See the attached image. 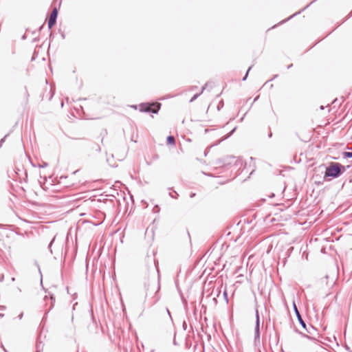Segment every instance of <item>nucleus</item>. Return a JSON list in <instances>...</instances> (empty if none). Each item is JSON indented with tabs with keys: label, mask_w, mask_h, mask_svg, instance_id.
<instances>
[{
	"label": "nucleus",
	"mask_w": 352,
	"mask_h": 352,
	"mask_svg": "<svg viewBox=\"0 0 352 352\" xmlns=\"http://www.w3.org/2000/svg\"><path fill=\"white\" fill-rule=\"evenodd\" d=\"M346 170L345 166L338 162H332L327 168L324 177L337 178Z\"/></svg>",
	"instance_id": "1"
},
{
	"label": "nucleus",
	"mask_w": 352,
	"mask_h": 352,
	"mask_svg": "<svg viewBox=\"0 0 352 352\" xmlns=\"http://www.w3.org/2000/svg\"><path fill=\"white\" fill-rule=\"evenodd\" d=\"M160 103L156 102V103H143L140 105V111L142 112H152L153 113H157L160 108Z\"/></svg>",
	"instance_id": "2"
},
{
	"label": "nucleus",
	"mask_w": 352,
	"mask_h": 352,
	"mask_svg": "<svg viewBox=\"0 0 352 352\" xmlns=\"http://www.w3.org/2000/svg\"><path fill=\"white\" fill-rule=\"evenodd\" d=\"M254 342H260V319L258 311L256 310V324L254 329Z\"/></svg>",
	"instance_id": "3"
},
{
	"label": "nucleus",
	"mask_w": 352,
	"mask_h": 352,
	"mask_svg": "<svg viewBox=\"0 0 352 352\" xmlns=\"http://www.w3.org/2000/svg\"><path fill=\"white\" fill-rule=\"evenodd\" d=\"M58 16V11L56 8H54L52 12H51V14L50 16V18L48 19L47 25L48 28L51 29L56 22V19Z\"/></svg>",
	"instance_id": "4"
},
{
	"label": "nucleus",
	"mask_w": 352,
	"mask_h": 352,
	"mask_svg": "<svg viewBox=\"0 0 352 352\" xmlns=\"http://www.w3.org/2000/svg\"><path fill=\"white\" fill-rule=\"evenodd\" d=\"M293 307H294V310L295 311V314L296 315V317L298 318L299 323L301 324V326L303 329H305L307 332H309V331L307 329V325H306L305 321L302 320V316H301V315L297 308V306L296 305L294 302L293 303Z\"/></svg>",
	"instance_id": "5"
},
{
	"label": "nucleus",
	"mask_w": 352,
	"mask_h": 352,
	"mask_svg": "<svg viewBox=\"0 0 352 352\" xmlns=\"http://www.w3.org/2000/svg\"><path fill=\"white\" fill-rule=\"evenodd\" d=\"M239 160V159L236 160L235 157L234 156H227L223 159L222 164L223 166H228L231 165L233 162L236 164Z\"/></svg>",
	"instance_id": "6"
},
{
	"label": "nucleus",
	"mask_w": 352,
	"mask_h": 352,
	"mask_svg": "<svg viewBox=\"0 0 352 352\" xmlns=\"http://www.w3.org/2000/svg\"><path fill=\"white\" fill-rule=\"evenodd\" d=\"M208 84L206 83L201 89V91L200 93L199 94H195L193 96V97L190 100V102H193L195 100H196L202 93L203 91H204V89L206 88Z\"/></svg>",
	"instance_id": "7"
},
{
	"label": "nucleus",
	"mask_w": 352,
	"mask_h": 352,
	"mask_svg": "<svg viewBox=\"0 0 352 352\" xmlns=\"http://www.w3.org/2000/svg\"><path fill=\"white\" fill-rule=\"evenodd\" d=\"M49 298H50V300L51 301L50 305V307H49V311H50L54 307V302H55V297L52 294H50V297Z\"/></svg>",
	"instance_id": "8"
},
{
	"label": "nucleus",
	"mask_w": 352,
	"mask_h": 352,
	"mask_svg": "<svg viewBox=\"0 0 352 352\" xmlns=\"http://www.w3.org/2000/svg\"><path fill=\"white\" fill-rule=\"evenodd\" d=\"M167 143L169 144H175V139L173 136L169 135L167 138Z\"/></svg>",
	"instance_id": "9"
},
{
	"label": "nucleus",
	"mask_w": 352,
	"mask_h": 352,
	"mask_svg": "<svg viewBox=\"0 0 352 352\" xmlns=\"http://www.w3.org/2000/svg\"><path fill=\"white\" fill-rule=\"evenodd\" d=\"M235 130H236V128H234L226 137H224V138H223L222 140H219L217 142V143L216 144V145L219 144L222 140L228 138L230 135H232V134L234 132Z\"/></svg>",
	"instance_id": "10"
},
{
	"label": "nucleus",
	"mask_w": 352,
	"mask_h": 352,
	"mask_svg": "<svg viewBox=\"0 0 352 352\" xmlns=\"http://www.w3.org/2000/svg\"><path fill=\"white\" fill-rule=\"evenodd\" d=\"M344 158H351L352 157V151H344L342 153Z\"/></svg>",
	"instance_id": "11"
},
{
	"label": "nucleus",
	"mask_w": 352,
	"mask_h": 352,
	"mask_svg": "<svg viewBox=\"0 0 352 352\" xmlns=\"http://www.w3.org/2000/svg\"><path fill=\"white\" fill-rule=\"evenodd\" d=\"M55 238H56V236H54V238H53V239H52V240L50 241V244H49V245H48V249H49V250H50V253H51V254H52V253H53L52 250V245L53 243H54V241H55Z\"/></svg>",
	"instance_id": "12"
},
{
	"label": "nucleus",
	"mask_w": 352,
	"mask_h": 352,
	"mask_svg": "<svg viewBox=\"0 0 352 352\" xmlns=\"http://www.w3.org/2000/svg\"><path fill=\"white\" fill-rule=\"evenodd\" d=\"M300 11H299V12H296L295 14H294L293 15H292L291 16H289L288 19H285V20H284V21H281V22H280V23H283L284 22H285V21H287L289 20V19H292L293 16H296V15H297V14H300Z\"/></svg>",
	"instance_id": "13"
},
{
	"label": "nucleus",
	"mask_w": 352,
	"mask_h": 352,
	"mask_svg": "<svg viewBox=\"0 0 352 352\" xmlns=\"http://www.w3.org/2000/svg\"><path fill=\"white\" fill-rule=\"evenodd\" d=\"M157 293V291L156 292L155 295L154 296L155 299H154V300L153 302V304L156 303L159 300V299H160V296H158V294Z\"/></svg>",
	"instance_id": "14"
},
{
	"label": "nucleus",
	"mask_w": 352,
	"mask_h": 352,
	"mask_svg": "<svg viewBox=\"0 0 352 352\" xmlns=\"http://www.w3.org/2000/svg\"><path fill=\"white\" fill-rule=\"evenodd\" d=\"M252 66H250V67L248 68V71H247V72H246L245 75V76H243V81L246 80V78H247V77H248V73H249V72L250 71V69H252Z\"/></svg>",
	"instance_id": "15"
},
{
	"label": "nucleus",
	"mask_w": 352,
	"mask_h": 352,
	"mask_svg": "<svg viewBox=\"0 0 352 352\" xmlns=\"http://www.w3.org/2000/svg\"><path fill=\"white\" fill-rule=\"evenodd\" d=\"M92 148L94 149L97 152H100V150H101L100 146L98 144L94 145V146Z\"/></svg>",
	"instance_id": "16"
},
{
	"label": "nucleus",
	"mask_w": 352,
	"mask_h": 352,
	"mask_svg": "<svg viewBox=\"0 0 352 352\" xmlns=\"http://www.w3.org/2000/svg\"><path fill=\"white\" fill-rule=\"evenodd\" d=\"M47 165H48V164H47V163H46V162H43V164L39 165V166H40L41 168H45V167H47Z\"/></svg>",
	"instance_id": "17"
},
{
	"label": "nucleus",
	"mask_w": 352,
	"mask_h": 352,
	"mask_svg": "<svg viewBox=\"0 0 352 352\" xmlns=\"http://www.w3.org/2000/svg\"><path fill=\"white\" fill-rule=\"evenodd\" d=\"M41 343L37 344V345H36V349H37L36 352H40L39 348H40V345H41Z\"/></svg>",
	"instance_id": "18"
},
{
	"label": "nucleus",
	"mask_w": 352,
	"mask_h": 352,
	"mask_svg": "<svg viewBox=\"0 0 352 352\" xmlns=\"http://www.w3.org/2000/svg\"><path fill=\"white\" fill-rule=\"evenodd\" d=\"M6 136H5L4 138H3L1 140H0V143L1 144H3V143L5 141V139H6Z\"/></svg>",
	"instance_id": "19"
},
{
	"label": "nucleus",
	"mask_w": 352,
	"mask_h": 352,
	"mask_svg": "<svg viewBox=\"0 0 352 352\" xmlns=\"http://www.w3.org/2000/svg\"><path fill=\"white\" fill-rule=\"evenodd\" d=\"M169 195H170L171 197H173V198L177 199V197L175 196V194H173V195H172V193H170H170H169Z\"/></svg>",
	"instance_id": "20"
},
{
	"label": "nucleus",
	"mask_w": 352,
	"mask_h": 352,
	"mask_svg": "<svg viewBox=\"0 0 352 352\" xmlns=\"http://www.w3.org/2000/svg\"><path fill=\"white\" fill-rule=\"evenodd\" d=\"M195 196V193H194V192H192V193L190 195V198H192V197H194Z\"/></svg>",
	"instance_id": "21"
},
{
	"label": "nucleus",
	"mask_w": 352,
	"mask_h": 352,
	"mask_svg": "<svg viewBox=\"0 0 352 352\" xmlns=\"http://www.w3.org/2000/svg\"><path fill=\"white\" fill-rule=\"evenodd\" d=\"M272 132H270L269 135H268V137L269 138H272Z\"/></svg>",
	"instance_id": "22"
},
{
	"label": "nucleus",
	"mask_w": 352,
	"mask_h": 352,
	"mask_svg": "<svg viewBox=\"0 0 352 352\" xmlns=\"http://www.w3.org/2000/svg\"><path fill=\"white\" fill-rule=\"evenodd\" d=\"M44 300H45V301H47V300H48V296H45V298H44Z\"/></svg>",
	"instance_id": "23"
},
{
	"label": "nucleus",
	"mask_w": 352,
	"mask_h": 352,
	"mask_svg": "<svg viewBox=\"0 0 352 352\" xmlns=\"http://www.w3.org/2000/svg\"><path fill=\"white\" fill-rule=\"evenodd\" d=\"M22 317H23V313H22V314H21L19 316V319H21V318H22Z\"/></svg>",
	"instance_id": "24"
},
{
	"label": "nucleus",
	"mask_w": 352,
	"mask_h": 352,
	"mask_svg": "<svg viewBox=\"0 0 352 352\" xmlns=\"http://www.w3.org/2000/svg\"><path fill=\"white\" fill-rule=\"evenodd\" d=\"M292 65H293L292 64H291V65H288V66H287V69L291 68V67H292Z\"/></svg>",
	"instance_id": "25"
},
{
	"label": "nucleus",
	"mask_w": 352,
	"mask_h": 352,
	"mask_svg": "<svg viewBox=\"0 0 352 352\" xmlns=\"http://www.w3.org/2000/svg\"><path fill=\"white\" fill-rule=\"evenodd\" d=\"M166 311H167L168 315L170 316V313L169 310L168 309H166Z\"/></svg>",
	"instance_id": "26"
},
{
	"label": "nucleus",
	"mask_w": 352,
	"mask_h": 352,
	"mask_svg": "<svg viewBox=\"0 0 352 352\" xmlns=\"http://www.w3.org/2000/svg\"><path fill=\"white\" fill-rule=\"evenodd\" d=\"M174 193H175V196L177 197L178 194L177 193V192L174 191Z\"/></svg>",
	"instance_id": "27"
},
{
	"label": "nucleus",
	"mask_w": 352,
	"mask_h": 352,
	"mask_svg": "<svg viewBox=\"0 0 352 352\" xmlns=\"http://www.w3.org/2000/svg\"><path fill=\"white\" fill-rule=\"evenodd\" d=\"M309 5H307L306 7L303 8V9L302 10H305Z\"/></svg>",
	"instance_id": "28"
},
{
	"label": "nucleus",
	"mask_w": 352,
	"mask_h": 352,
	"mask_svg": "<svg viewBox=\"0 0 352 352\" xmlns=\"http://www.w3.org/2000/svg\"><path fill=\"white\" fill-rule=\"evenodd\" d=\"M155 208H157V210H159V207H158V206H156L154 208V210H155Z\"/></svg>",
	"instance_id": "29"
},
{
	"label": "nucleus",
	"mask_w": 352,
	"mask_h": 352,
	"mask_svg": "<svg viewBox=\"0 0 352 352\" xmlns=\"http://www.w3.org/2000/svg\"><path fill=\"white\" fill-rule=\"evenodd\" d=\"M324 106H322V105L320 106V109H324Z\"/></svg>",
	"instance_id": "30"
},
{
	"label": "nucleus",
	"mask_w": 352,
	"mask_h": 352,
	"mask_svg": "<svg viewBox=\"0 0 352 352\" xmlns=\"http://www.w3.org/2000/svg\"><path fill=\"white\" fill-rule=\"evenodd\" d=\"M62 37H63V38H65V35H64V34H62Z\"/></svg>",
	"instance_id": "31"
},
{
	"label": "nucleus",
	"mask_w": 352,
	"mask_h": 352,
	"mask_svg": "<svg viewBox=\"0 0 352 352\" xmlns=\"http://www.w3.org/2000/svg\"><path fill=\"white\" fill-rule=\"evenodd\" d=\"M3 278V276H1L0 280L2 281Z\"/></svg>",
	"instance_id": "32"
},
{
	"label": "nucleus",
	"mask_w": 352,
	"mask_h": 352,
	"mask_svg": "<svg viewBox=\"0 0 352 352\" xmlns=\"http://www.w3.org/2000/svg\"><path fill=\"white\" fill-rule=\"evenodd\" d=\"M4 351L5 352H8L7 350L6 349H3Z\"/></svg>",
	"instance_id": "33"
},
{
	"label": "nucleus",
	"mask_w": 352,
	"mask_h": 352,
	"mask_svg": "<svg viewBox=\"0 0 352 352\" xmlns=\"http://www.w3.org/2000/svg\"><path fill=\"white\" fill-rule=\"evenodd\" d=\"M352 16V12H351V14H350L349 16Z\"/></svg>",
	"instance_id": "34"
},
{
	"label": "nucleus",
	"mask_w": 352,
	"mask_h": 352,
	"mask_svg": "<svg viewBox=\"0 0 352 352\" xmlns=\"http://www.w3.org/2000/svg\"><path fill=\"white\" fill-rule=\"evenodd\" d=\"M3 316L2 314H0V316Z\"/></svg>",
	"instance_id": "35"
},
{
	"label": "nucleus",
	"mask_w": 352,
	"mask_h": 352,
	"mask_svg": "<svg viewBox=\"0 0 352 352\" xmlns=\"http://www.w3.org/2000/svg\"><path fill=\"white\" fill-rule=\"evenodd\" d=\"M76 352H78V351H76Z\"/></svg>",
	"instance_id": "36"
}]
</instances>
